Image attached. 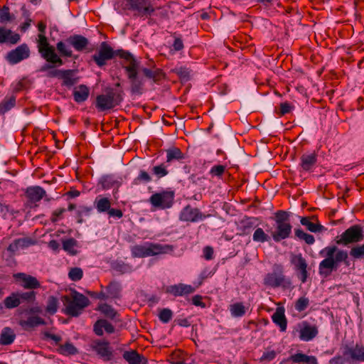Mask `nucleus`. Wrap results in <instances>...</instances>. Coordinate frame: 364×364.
Returning <instances> with one entry per match:
<instances>
[{"instance_id":"a19ab883","label":"nucleus","mask_w":364,"mask_h":364,"mask_svg":"<svg viewBox=\"0 0 364 364\" xmlns=\"http://www.w3.org/2000/svg\"><path fill=\"white\" fill-rule=\"evenodd\" d=\"M58 308V300L54 296H50L47 300V304L46 307V311L49 315H54Z\"/></svg>"},{"instance_id":"338daca9","label":"nucleus","mask_w":364,"mask_h":364,"mask_svg":"<svg viewBox=\"0 0 364 364\" xmlns=\"http://www.w3.org/2000/svg\"><path fill=\"white\" fill-rule=\"evenodd\" d=\"M292 106L290 103L285 102L280 104V110L279 114L280 115H285L286 114H288L291 112L292 109Z\"/></svg>"},{"instance_id":"774afa93","label":"nucleus","mask_w":364,"mask_h":364,"mask_svg":"<svg viewBox=\"0 0 364 364\" xmlns=\"http://www.w3.org/2000/svg\"><path fill=\"white\" fill-rule=\"evenodd\" d=\"M348 363L346 358L343 355H336L330 359L328 364H346Z\"/></svg>"},{"instance_id":"5fc2aeb1","label":"nucleus","mask_w":364,"mask_h":364,"mask_svg":"<svg viewBox=\"0 0 364 364\" xmlns=\"http://www.w3.org/2000/svg\"><path fill=\"white\" fill-rule=\"evenodd\" d=\"M20 301L23 300L28 303H34L36 300V292L31 290L26 292L18 293Z\"/></svg>"},{"instance_id":"f704fd0d","label":"nucleus","mask_w":364,"mask_h":364,"mask_svg":"<svg viewBox=\"0 0 364 364\" xmlns=\"http://www.w3.org/2000/svg\"><path fill=\"white\" fill-rule=\"evenodd\" d=\"M62 244L63 249L70 255L75 256L77 255L78 252L75 249L77 246V241L75 239L70 237L66 240H63Z\"/></svg>"},{"instance_id":"9b49d317","label":"nucleus","mask_w":364,"mask_h":364,"mask_svg":"<svg viewBox=\"0 0 364 364\" xmlns=\"http://www.w3.org/2000/svg\"><path fill=\"white\" fill-rule=\"evenodd\" d=\"M90 347L98 358L104 361H109L114 358L113 349L110 346L109 342L106 340H93Z\"/></svg>"},{"instance_id":"1a4fd4ad","label":"nucleus","mask_w":364,"mask_h":364,"mask_svg":"<svg viewBox=\"0 0 364 364\" xmlns=\"http://www.w3.org/2000/svg\"><path fill=\"white\" fill-rule=\"evenodd\" d=\"M124 8L132 11L135 16L147 17L155 12L151 0H124Z\"/></svg>"},{"instance_id":"3c124183","label":"nucleus","mask_w":364,"mask_h":364,"mask_svg":"<svg viewBox=\"0 0 364 364\" xmlns=\"http://www.w3.org/2000/svg\"><path fill=\"white\" fill-rule=\"evenodd\" d=\"M151 171L158 178L166 176L168 173L166 166L164 164L155 166L152 168Z\"/></svg>"},{"instance_id":"412c9836","label":"nucleus","mask_w":364,"mask_h":364,"mask_svg":"<svg viewBox=\"0 0 364 364\" xmlns=\"http://www.w3.org/2000/svg\"><path fill=\"white\" fill-rule=\"evenodd\" d=\"M194 291V288L191 285L179 284L171 285L166 287V292L175 296H183L191 294Z\"/></svg>"},{"instance_id":"20e7f679","label":"nucleus","mask_w":364,"mask_h":364,"mask_svg":"<svg viewBox=\"0 0 364 364\" xmlns=\"http://www.w3.org/2000/svg\"><path fill=\"white\" fill-rule=\"evenodd\" d=\"M130 250L133 257L144 258L171 252L173 250V246L147 242L142 245H133Z\"/></svg>"},{"instance_id":"ea45409f","label":"nucleus","mask_w":364,"mask_h":364,"mask_svg":"<svg viewBox=\"0 0 364 364\" xmlns=\"http://www.w3.org/2000/svg\"><path fill=\"white\" fill-rule=\"evenodd\" d=\"M230 311L233 317H242L246 313V308L241 302H237L230 306Z\"/></svg>"},{"instance_id":"052dcab7","label":"nucleus","mask_w":364,"mask_h":364,"mask_svg":"<svg viewBox=\"0 0 364 364\" xmlns=\"http://www.w3.org/2000/svg\"><path fill=\"white\" fill-rule=\"evenodd\" d=\"M153 15L158 21H163L168 18V11L161 7L155 8V12Z\"/></svg>"},{"instance_id":"09e8293b","label":"nucleus","mask_w":364,"mask_h":364,"mask_svg":"<svg viewBox=\"0 0 364 364\" xmlns=\"http://www.w3.org/2000/svg\"><path fill=\"white\" fill-rule=\"evenodd\" d=\"M151 181V177L144 170H141L139 175L133 180L132 184L137 186L141 183H148Z\"/></svg>"},{"instance_id":"13d9d810","label":"nucleus","mask_w":364,"mask_h":364,"mask_svg":"<svg viewBox=\"0 0 364 364\" xmlns=\"http://www.w3.org/2000/svg\"><path fill=\"white\" fill-rule=\"evenodd\" d=\"M275 223H290L289 214L284 210H278L275 213Z\"/></svg>"},{"instance_id":"4468645a","label":"nucleus","mask_w":364,"mask_h":364,"mask_svg":"<svg viewBox=\"0 0 364 364\" xmlns=\"http://www.w3.org/2000/svg\"><path fill=\"white\" fill-rule=\"evenodd\" d=\"M30 50L26 43L21 44L16 49L8 53L6 59L9 63L14 65L29 57Z\"/></svg>"},{"instance_id":"ddd939ff","label":"nucleus","mask_w":364,"mask_h":364,"mask_svg":"<svg viewBox=\"0 0 364 364\" xmlns=\"http://www.w3.org/2000/svg\"><path fill=\"white\" fill-rule=\"evenodd\" d=\"M207 215L203 214L198 208H192L190 205L185 206L179 214V220L187 223H196L203 220Z\"/></svg>"},{"instance_id":"4c0bfd02","label":"nucleus","mask_w":364,"mask_h":364,"mask_svg":"<svg viewBox=\"0 0 364 364\" xmlns=\"http://www.w3.org/2000/svg\"><path fill=\"white\" fill-rule=\"evenodd\" d=\"M271 237L272 236L267 234L261 228H256L252 235V240L255 242L264 243L266 242H269Z\"/></svg>"},{"instance_id":"6e6552de","label":"nucleus","mask_w":364,"mask_h":364,"mask_svg":"<svg viewBox=\"0 0 364 364\" xmlns=\"http://www.w3.org/2000/svg\"><path fill=\"white\" fill-rule=\"evenodd\" d=\"M363 239V228L360 225H353L336 237V243L338 245L348 246L350 244L358 243Z\"/></svg>"},{"instance_id":"a211bd4d","label":"nucleus","mask_w":364,"mask_h":364,"mask_svg":"<svg viewBox=\"0 0 364 364\" xmlns=\"http://www.w3.org/2000/svg\"><path fill=\"white\" fill-rule=\"evenodd\" d=\"M16 278L23 282V287L26 289H38L41 287V283L36 277L26 273H18L15 275Z\"/></svg>"},{"instance_id":"e2e57ef3","label":"nucleus","mask_w":364,"mask_h":364,"mask_svg":"<svg viewBox=\"0 0 364 364\" xmlns=\"http://www.w3.org/2000/svg\"><path fill=\"white\" fill-rule=\"evenodd\" d=\"M174 41L172 44V48L175 51H180L183 49L184 45L182 40V38L180 35L176 36V33L173 34Z\"/></svg>"},{"instance_id":"69168bd1","label":"nucleus","mask_w":364,"mask_h":364,"mask_svg":"<svg viewBox=\"0 0 364 364\" xmlns=\"http://www.w3.org/2000/svg\"><path fill=\"white\" fill-rule=\"evenodd\" d=\"M215 271L210 270L209 268H205L200 274L198 285L202 284L205 279L212 277Z\"/></svg>"},{"instance_id":"0e129e2a","label":"nucleus","mask_w":364,"mask_h":364,"mask_svg":"<svg viewBox=\"0 0 364 364\" xmlns=\"http://www.w3.org/2000/svg\"><path fill=\"white\" fill-rule=\"evenodd\" d=\"M225 171V166L223 165L213 166L210 170V174L214 176L220 177Z\"/></svg>"},{"instance_id":"f257e3e1","label":"nucleus","mask_w":364,"mask_h":364,"mask_svg":"<svg viewBox=\"0 0 364 364\" xmlns=\"http://www.w3.org/2000/svg\"><path fill=\"white\" fill-rule=\"evenodd\" d=\"M115 56L124 60L121 65L129 80L132 95H141L144 93L146 90V80H150L152 85L159 84L166 77L164 72L156 68L154 63L149 68H141L140 61L129 51L123 49L114 50L105 41L100 43L99 50L92 55V60L98 67L102 68L107 65L108 60H112Z\"/></svg>"},{"instance_id":"cd10ccee","label":"nucleus","mask_w":364,"mask_h":364,"mask_svg":"<svg viewBox=\"0 0 364 364\" xmlns=\"http://www.w3.org/2000/svg\"><path fill=\"white\" fill-rule=\"evenodd\" d=\"M108 299H119L121 296L122 286L117 281H112L105 287Z\"/></svg>"},{"instance_id":"c03bdc74","label":"nucleus","mask_w":364,"mask_h":364,"mask_svg":"<svg viewBox=\"0 0 364 364\" xmlns=\"http://www.w3.org/2000/svg\"><path fill=\"white\" fill-rule=\"evenodd\" d=\"M99 183L103 190H108L114 187L117 183L112 176H104L100 179Z\"/></svg>"},{"instance_id":"e433bc0d","label":"nucleus","mask_w":364,"mask_h":364,"mask_svg":"<svg viewBox=\"0 0 364 364\" xmlns=\"http://www.w3.org/2000/svg\"><path fill=\"white\" fill-rule=\"evenodd\" d=\"M59 353L63 355H73L78 353L77 348L70 342L68 341L65 344L59 345L58 348Z\"/></svg>"},{"instance_id":"2eb2a0df","label":"nucleus","mask_w":364,"mask_h":364,"mask_svg":"<svg viewBox=\"0 0 364 364\" xmlns=\"http://www.w3.org/2000/svg\"><path fill=\"white\" fill-rule=\"evenodd\" d=\"M291 230V223H275L274 230L272 232L271 236L275 242H279L290 237Z\"/></svg>"},{"instance_id":"37998d69","label":"nucleus","mask_w":364,"mask_h":364,"mask_svg":"<svg viewBox=\"0 0 364 364\" xmlns=\"http://www.w3.org/2000/svg\"><path fill=\"white\" fill-rule=\"evenodd\" d=\"M172 71L176 73L182 81L187 82L190 80L191 70L186 67H176L173 69Z\"/></svg>"},{"instance_id":"dca6fc26","label":"nucleus","mask_w":364,"mask_h":364,"mask_svg":"<svg viewBox=\"0 0 364 364\" xmlns=\"http://www.w3.org/2000/svg\"><path fill=\"white\" fill-rule=\"evenodd\" d=\"M257 218L254 217L243 218L237 225V230L240 232L238 234L241 236L250 235L252 230L256 228V222Z\"/></svg>"},{"instance_id":"423d86ee","label":"nucleus","mask_w":364,"mask_h":364,"mask_svg":"<svg viewBox=\"0 0 364 364\" xmlns=\"http://www.w3.org/2000/svg\"><path fill=\"white\" fill-rule=\"evenodd\" d=\"M264 284L272 288L282 287L289 289L291 287V282L284 274L283 266L280 264H275L272 267V272L265 275Z\"/></svg>"},{"instance_id":"7c9ffc66","label":"nucleus","mask_w":364,"mask_h":364,"mask_svg":"<svg viewBox=\"0 0 364 364\" xmlns=\"http://www.w3.org/2000/svg\"><path fill=\"white\" fill-rule=\"evenodd\" d=\"M123 358L129 363V364H140L144 361L146 364V360L145 358L139 354L136 350L125 351L123 353Z\"/></svg>"},{"instance_id":"c9c22d12","label":"nucleus","mask_w":364,"mask_h":364,"mask_svg":"<svg viewBox=\"0 0 364 364\" xmlns=\"http://www.w3.org/2000/svg\"><path fill=\"white\" fill-rule=\"evenodd\" d=\"M21 304L20 298L18 292H13L9 296H6L4 300V305L5 308L11 309L18 307Z\"/></svg>"},{"instance_id":"f3484780","label":"nucleus","mask_w":364,"mask_h":364,"mask_svg":"<svg viewBox=\"0 0 364 364\" xmlns=\"http://www.w3.org/2000/svg\"><path fill=\"white\" fill-rule=\"evenodd\" d=\"M318 333V330L316 326L303 322V326L299 331V339L308 342L316 338Z\"/></svg>"},{"instance_id":"bf43d9fd","label":"nucleus","mask_w":364,"mask_h":364,"mask_svg":"<svg viewBox=\"0 0 364 364\" xmlns=\"http://www.w3.org/2000/svg\"><path fill=\"white\" fill-rule=\"evenodd\" d=\"M173 316V312L169 309H163L159 314V320L164 323H168Z\"/></svg>"},{"instance_id":"72a5a7b5","label":"nucleus","mask_w":364,"mask_h":364,"mask_svg":"<svg viewBox=\"0 0 364 364\" xmlns=\"http://www.w3.org/2000/svg\"><path fill=\"white\" fill-rule=\"evenodd\" d=\"M56 49L58 52L59 53V56L61 58H72L73 56V50H71L70 45L65 41H58L56 43Z\"/></svg>"},{"instance_id":"aec40b11","label":"nucleus","mask_w":364,"mask_h":364,"mask_svg":"<svg viewBox=\"0 0 364 364\" xmlns=\"http://www.w3.org/2000/svg\"><path fill=\"white\" fill-rule=\"evenodd\" d=\"M46 195V191L40 186H31L26 188L25 196L30 203L40 201Z\"/></svg>"},{"instance_id":"603ef678","label":"nucleus","mask_w":364,"mask_h":364,"mask_svg":"<svg viewBox=\"0 0 364 364\" xmlns=\"http://www.w3.org/2000/svg\"><path fill=\"white\" fill-rule=\"evenodd\" d=\"M83 276V271L80 267L70 268L68 272V277L71 281L77 282L80 281Z\"/></svg>"},{"instance_id":"de8ad7c7","label":"nucleus","mask_w":364,"mask_h":364,"mask_svg":"<svg viewBox=\"0 0 364 364\" xmlns=\"http://www.w3.org/2000/svg\"><path fill=\"white\" fill-rule=\"evenodd\" d=\"M16 105V97L14 96H11L9 98H6L4 100L0 103V114H4L5 112L10 110L13 108Z\"/></svg>"},{"instance_id":"680f3d73","label":"nucleus","mask_w":364,"mask_h":364,"mask_svg":"<svg viewBox=\"0 0 364 364\" xmlns=\"http://www.w3.org/2000/svg\"><path fill=\"white\" fill-rule=\"evenodd\" d=\"M11 20V16L9 12V8L6 6H4L1 9H0V22L6 23Z\"/></svg>"},{"instance_id":"393cba45","label":"nucleus","mask_w":364,"mask_h":364,"mask_svg":"<svg viewBox=\"0 0 364 364\" xmlns=\"http://www.w3.org/2000/svg\"><path fill=\"white\" fill-rule=\"evenodd\" d=\"M20 40V36L18 33H14L11 30L0 27V43H10L16 44Z\"/></svg>"},{"instance_id":"58836bf2","label":"nucleus","mask_w":364,"mask_h":364,"mask_svg":"<svg viewBox=\"0 0 364 364\" xmlns=\"http://www.w3.org/2000/svg\"><path fill=\"white\" fill-rule=\"evenodd\" d=\"M92 207L91 206H85L81 205L79 206L78 209L76 211V218L78 223H82L84 222L85 217H89L91 215L92 212Z\"/></svg>"},{"instance_id":"0eeeda50","label":"nucleus","mask_w":364,"mask_h":364,"mask_svg":"<svg viewBox=\"0 0 364 364\" xmlns=\"http://www.w3.org/2000/svg\"><path fill=\"white\" fill-rule=\"evenodd\" d=\"M122 95L123 92L122 90L114 92L113 89H109L106 94L97 96L95 107L100 112L112 109L122 102Z\"/></svg>"},{"instance_id":"a878e982","label":"nucleus","mask_w":364,"mask_h":364,"mask_svg":"<svg viewBox=\"0 0 364 364\" xmlns=\"http://www.w3.org/2000/svg\"><path fill=\"white\" fill-rule=\"evenodd\" d=\"M73 95L74 100L77 103H82L87 100L90 95V89L85 85H80L75 87Z\"/></svg>"},{"instance_id":"c85d7f7f","label":"nucleus","mask_w":364,"mask_h":364,"mask_svg":"<svg viewBox=\"0 0 364 364\" xmlns=\"http://www.w3.org/2000/svg\"><path fill=\"white\" fill-rule=\"evenodd\" d=\"M75 70H63L60 80H63V85L70 87L76 84L78 81V77H75Z\"/></svg>"},{"instance_id":"49530a36","label":"nucleus","mask_w":364,"mask_h":364,"mask_svg":"<svg viewBox=\"0 0 364 364\" xmlns=\"http://www.w3.org/2000/svg\"><path fill=\"white\" fill-rule=\"evenodd\" d=\"M98 310L103 314L106 317L114 318L117 315V311L110 305L107 304H102L98 306Z\"/></svg>"},{"instance_id":"473e14b6","label":"nucleus","mask_w":364,"mask_h":364,"mask_svg":"<svg viewBox=\"0 0 364 364\" xmlns=\"http://www.w3.org/2000/svg\"><path fill=\"white\" fill-rule=\"evenodd\" d=\"M291 360L294 363H305L307 364H318L317 358L314 355H307L297 353L291 355Z\"/></svg>"},{"instance_id":"f03ea898","label":"nucleus","mask_w":364,"mask_h":364,"mask_svg":"<svg viewBox=\"0 0 364 364\" xmlns=\"http://www.w3.org/2000/svg\"><path fill=\"white\" fill-rule=\"evenodd\" d=\"M319 255L324 259L318 264V274L327 277L338 269L340 263L349 266L348 254L346 250L339 249L336 245H328L319 252Z\"/></svg>"},{"instance_id":"8fccbe9b","label":"nucleus","mask_w":364,"mask_h":364,"mask_svg":"<svg viewBox=\"0 0 364 364\" xmlns=\"http://www.w3.org/2000/svg\"><path fill=\"white\" fill-rule=\"evenodd\" d=\"M295 236L300 240H304L308 245H312L315 242L314 237L312 235L304 232L301 229L295 230Z\"/></svg>"},{"instance_id":"79ce46f5","label":"nucleus","mask_w":364,"mask_h":364,"mask_svg":"<svg viewBox=\"0 0 364 364\" xmlns=\"http://www.w3.org/2000/svg\"><path fill=\"white\" fill-rule=\"evenodd\" d=\"M300 222L301 225L306 226L307 229L312 232H318L323 229V225L311 222L307 217L301 218Z\"/></svg>"},{"instance_id":"4be33fe9","label":"nucleus","mask_w":364,"mask_h":364,"mask_svg":"<svg viewBox=\"0 0 364 364\" xmlns=\"http://www.w3.org/2000/svg\"><path fill=\"white\" fill-rule=\"evenodd\" d=\"M317 154L314 151L310 154H304L300 158V167L304 171H309L317 162Z\"/></svg>"},{"instance_id":"f8f14e48","label":"nucleus","mask_w":364,"mask_h":364,"mask_svg":"<svg viewBox=\"0 0 364 364\" xmlns=\"http://www.w3.org/2000/svg\"><path fill=\"white\" fill-rule=\"evenodd\" d=\"M343 356L348 364L364 363V346L356 343L354 346L346 345L343 350Z\"/></svg>"},{"instance_id":"864d4df0","label":"nucleus","mask_w":364,"mask_h":364,"mask_svg":"<svg viewBox=\"0 0 364 364\" xmlns=\"http://www.w3.org/2000/svg\"><path fill=\"white\" fill-rule=\"evenodd\" d=\"M113 269L120 274L130 273L133 271L132 267L131 265L122 262L115 263L113 266Z\"/></svg>"},{"instance_id":"9d476101","label":"nucleus","mask_w":364,"mask_h":364,"mask_svg":"<svg viewBox=\"0 0 364 364\" xmlns=\"http://www.w3.org/2000/svg\"><path fill=\"white\" fill-rule=\"evenodd\" d=\"M175 193L173 191H163L155 193L149 199L151 205L156 209H168L172 207Z\"/></svg>"},{"instance_id":"7ed1b4c3","label":"nucleus","mask_w":364,"mask_h":364,"mask_svg":"<svg viewBox=\"0 0 364 364\" xmlns=\"http://www.w3.org/2000/svg\"><path fill=\"white\" fill-rule=\"evenodd\" d=\"M46 25L43 22L38 23V29L40 33L38 35L37 47L41 56L46 62L58 66L63 65L64 62L62 58L58 56L55 48L51 46L45 36Z\"/></svg>"},{"instance_id":"c756f323","label":"nucleus","mask_w":364,"mask_h":364,"mask_svg":"<svg viewBox=\"0 0 364 364\" xmlns=\"http://www.w3.org/2000/svg\"><path fill=\"white\" fill-rule=\"evenodd\" d=\"M16 338V334L10 327H5L0 334V345L8 346L11 344Z\"/></svg>"},{"instance_id":"4d7b16f0","label":"nucleus","mask_w":364,"mask_h":364,"mask_svg":"<svg viewBox=\"0 0 364 364\" xmlns=\"http://www.w3.org/2000/svg\"><path fill=\"white\" fill-rule=\"evenodd\" d=\"M309 305V299L307 297L301 296L295 302L294 308L299 311H304Z\"/></svg>"},{"instance_id":"6e6d98bb","label":"nucleus","mask_w":364,"mask_h":364,"mask_svg":"<svg viewBox=\"0 0 364 364\" xmlns=\"http://www.w3.org/2000/svg\"><path fill=\"white\" fill-rule=\"evenodd\" d=\"M293 264L295 266L296 271L307 269V263L306 259L301 256V255L296 256L293 259Z\"/></svg>"},{"instance_id":"6ab92c4d","label":"nucleus","mask_w":364,"mask_h":364,"mask_svg":"<svg viewBox=\"0 0 364 364\" xmlns=\"http://www.w3.org/2000/svg\"><path fill=\"white\" fill-rule=\"evenodd\" d=\"M66 42L77 51H83L89 44V41L83 36L75 34L66 39Z\"/></svg>"},{"instance_id":"5701e85b","label":"nucleus","mask_w":364,"mask_h":364,"mask_svg":"<svg viewBox=\"0 0 364 364\" xmlns=\"http://www.w3.org/2000/svg\"><path fill=\"white\" fill-rule=\"evenodd\" d=\"M19 325L24 330L29 331L38 326L46 325V321L38 316H31L26 320H20Z\"/></svg>"},{"instance_id":"a18cd8bd","label":"nucleus","mask_w":364,"mask_h":364,"mask_svg":"<svg viewBox=\"0 0 364 364\" xmlns=\"http://www.w3.org/2000/svg\"><path fill=\"white\" fill-rule=\"evenodd\" d=\"M349 255L355 259L364 258V243L362 245H356L350 250Z\"/></svg>"},{"instance_id":"2f4dec72","label":"nucleus","mask_w":364,"mask_h":364,"mask_svg":"<svg viewBox=\"0 0 364 364\" xmlns=\"http://www.w3.org/2000/svg\"><path fill=\"white\" fill-rule=\"evenodd\" d=\"M94 205L98 213H107L111 208V201L108 198L99 196L95 198Z\"/></svg>"},{"instance_id":"39448f33","label":"nucleus","mask_w":364,"mask_h":364,"mask_svg":"<svg viewBox=\"0 0 364 364\" xmlns=\"http://www.w3.org/2000/svg\"><path fill=\"white\" fill-rule=\"evenodd\" d=\"M63 301L65 306V314L72 317L80 316L90 304L89 299L76 290H73L70 295L64 296Z\"/></svg>"},{"instance_id":"b1692460","label":"nucleus","mask_w":364,"mask_h":364,"mask_svg":"<svg viewBox=\"0 0 364 364\" xmlns=\"http://www.w3.org/2000/svg\"><path fill=\"white\" fill-rule=\"evenodd\" d=\"M272 321L279 327L280 331H286L287 328V320L284 314V308H277L272 316Z\"/></svg>"},{"instance_id":"bb28decb","label":"nucleus","mask_w":364,"mask_h":364,"mask_svg":"<svg viewBox=\"0 0 364 364\" xmlns=\"http://www.w3.org/2000/svg\"><path fill=\"white\" fill-rule=\"evenodd\" d=\"M166 163L171 164L173 161H181L186 159V155L178 147H171L166 150Z\"/></svg>"}]
</instances>
